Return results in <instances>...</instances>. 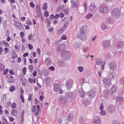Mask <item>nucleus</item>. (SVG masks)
I'll list each match as a JSON object with an SVG mask.
<instances>
[{
    "label": "nucleus",
    "mask_w": 124,
    "mask_h": 124,
    "mask_svg": "<svg viewBox=\"0 0 124 124\" xmlns=\"http://www.w3.org/2000/svg\"><path fill=\"white\" fill-rule=\"evenodd\" d=\"M0 68L1 70H4L5 69L4 66L2 64H0Z\"/></svg>",
    "instance_id": "obj_46"
},
{
    "label": "nucleus",
    "mask_w": 124,
    "mask_h": 124,
    "mask_svg": "<svg viewBox=\"0 0 124 124\" xmlns=\"http://www.w3.org/2000/svg\"><path fill=\"white\" fill-rule=\"evenodd\" d=\"M59 16V15L58 14H56L54 16V19H57Z\"/></svg>",
    "instance_id": "obj_61"
},
{
    "label": "nucleus",
    "mask_w": 124,
    "mask_h": 124,
    "mask_svg": "<svg viewBox=\"0 0 124 124\" xmlns=\"http://www.w3.org/2000/svg\"><path fill=\"white\" fill-rule=\"evenodd\" d=\"M73 115L72 113H70L67 116L68 119L70 121L73 118Z\"/></svg>",
    "instance_id": "obj_26"
},
{
    "label": "nucleus",
    "mask_w": 124,
    "mask_h": 124,
    "mask_svg": "<svg viewBox=\"0 0 124 124\" xmlns=\"http://www.w3.org/2000/svg\"><path fill=\"white\" fill-rule=\"evenodd\" d=\"M102 45L105 48H107L110 45V42L108 41L105 40L102 42Z\"/></svg>",
    "instance_id": "obj_8"
},
{
    "label": "nucleus",
    "mask_w": 124,
    "mask_h": 124,
    "mask_svg": "<svg viewBox=\"0 0 124 124\" xmlns=\"http://www.w3.org/2000/svg\"><path fill=\"white\" fill-rule=\"evenodd\" d=\"M12 57L13 59H15L18 57V55L15 52H14L12 53Z\"/></svg>",
    "instance_id": "obj_35"
},
{
    "label": "nucleus",
    "mask_w": 124,
    "mask_h": 124,
    "mask_svg": "<svg viewBox=\"0 0 124 124\" xmlns=\"http://www.w3.org/2000/svg\"><path fill=\"white\" fill-rule=\"evenodd\" d=\"M101 28L103 31H105L107 30V27L105 23H102L101 25Z\"/></svg>",
    "instance_id": "obj_13"
},
{
    "label": "nucleus",
    "mask_w": 124,
    "mask_h": 124,
    "mask_svg": "<svg viewBox=\"0 0 124 124\" xmlns=\"http://www.w3.org/2000/svg\"><path fill=\"white\" fill-rule=\"evenodd\" d=\"M61 39L63 40H66L67 39V37L65 35H64L61 37Z\"/></svg>",
    "instance_id": "obj_51"
},
{
    "label": "nucleus",
    "mask_w": 124,
    "mask_h": 124,
    "mask_svg": "<svg viewBox=\"0 0 124 124\" xmlns=\"http://www.w3.org/2000/svg\"><path fill=\"white\" fill-rule=\"evenodd\" d=\"M49 70L53 71L54 70V68L53 66H51L49 68Z\"/></svg>",
    "instance_id": "obj_56"
},
{
    "label": "nucleus",
    "mask_w": 124,
    "mask_h": 124,
    "mask_svg": "<svg viewBox=\"0 0 124 124\" xmlns=\"http://www.w3.org/2000/svg\"><path fill=\"white\" fill-rule=\"evenodd\" d=\"M109 65L111 68L112 69H114L116 66V63L115 62H112L109 63Z\"/></svg>",
    "instance_id": "obj_15"
},
{
    "label": "nucleus",
    "mask_w": 124,
    "mask_h": 124,
    "mask_svg": "<svg viewBox=\"0 0 124 124\" xmlns=\"http://www.w3.org/2000/svg\"><path fill=\"white\" fill-rule=\"evenodd\" d=\"M79 123L80 124H84L85 123V121L84 119L82 117H80L79 118Z\"/></svg>",
    "instance_id": "obj_37"
},
{
    "label": "nucleus",
    "mask_w": 124,
    "mask_h": 124,
    "mask_svg": "<svg viewBox=\"0 0 124 124\" xmlns=\"http://www.w3.org/2000/svg\"><path fill=\"white\" fill-rule=\"evenodd\" d=\"M78 37L80 39L83 40H86L87 39L86 36L84 34H81V35L78 36Z\"/></svg>",
    "instance_id": "obj_16"
},
{
    "label": "nucleus",
    "mask_w": 124,
    "mask_h": 124,
    "mask_svg": "<svg viewBox=\"0 0 124 124\" xmlns=\"http://www.w3.org/2000/svg\"><path fill=\"white\" fill-rule=\"evenodd\" d=\"M78 69L79 72H82L84 69V68L82 66H79L78 67Z\"/></svg>",
    "instance_id": "obj_38"
},
{
    "label": "nucleus",
    "mask_w": 124,
    "mask_h": 124,
    "mask_svg": "<svg viewBox=\"0 0 124 124\" xmlns=\"http://www.w3.org/2000/svg\"><path fill=\"white\" fill-rule=\"evenodd\" d=\"M94 95V91L93 90L90 91L88 92V96L90 98H93Z\"/></svg>",
    "instance_id": "obj_10"
},
{
    "label": "nucleus",
    "mask_w": 124,
    "mask_h": 124,
    "mask_svg": "<svg viewBox=\"0 0 124 124\" xmlns=\"http://www.w3.org/2000/svg\"><path fill=\"white\" fill-rule=\"evenodd\" d=\"M102 63V62L101 60L99 59H97L96 62V64L97 65H101Z\"/></svg>",
    "instance_id": "obj_23"
},
{
    "label": "nucleus",
    "mask_w": 124,
    "mask_h": 124,
    "mask_svg": "<svg viewBox=\"0 0 124 124\" xmlns=\"http://www.w3.org/2000/svg\"><path fill=\"white\" fill-rule=\"evenodd\" d=\"M86 27V26L84 25L81 27L80 28V31L81 34H84L85 33V29Z\"/></svg>",
    "instance_id": "obj_20"
},
{
    "label": "nucleus",
    "mask_w": 124,
    "mask_h": 124,
    "mask_svg": "<svg viewBox=\"0 0 124 124\" xmlns=\"http://www.w3.org/2000/svg\"><path fill=\"white\" fill-rule=\"evenodd\" d=\"M97 9L96 7L94 4L91 3L90 4L89 8V10L90 12H94Z\"/></svg>",
    "instance_id": "obj_5"
},
{
    "label": "nucleus",
    "mask_w": 124,
    "mask_h": 124,
    "mask_svg": "<svg viewBox=\"0 0 124 124\" xmlns=\"http://www.w3.org/2000/svg\"><path fill=\"white\" fill-rule=\"evenodd\" d=\"M104 84L105 85H108L110 84L111 80L108 77H103L102 78Z\"/></svg>",
    "instance_id": "obj_7"
},
{
    "label": "nucleus",
    "mask_w": 124,
    "mask_h": 124,
    "mask_svg": "<svg viewBox=\"0 0 124 124\" xmlns=\"http://www.w3.org/2000/svg\"><path fill=\"white\" fill-rule=\"evenodd\" d=\"M100 121L99 119H96L93 122L92 124H100Z\"/></svg>",
    "instance_id": "obj_28"
},
{
    "label": "nucleus",
    "mask_w": 124,
    "mask_h": 124,
    "mask_svg": "<svg viewBox=\"0 0 124 124\" xmlns=\"http://www.w3.org/2000/svg\"><path fill=\"white\" fill-rule=\"evenodd\" d=\"M71 3L73 4V7L74 8H75L78 6V0H73V3Z\"/></svg>",
    "instance_id": "obj_19"
},
{
    "label": "nucleus",
    "mask_w": 124,
    "mask_h": 124,
    "mask_svg": "<svg viewBox=\"0 0 124 124\" xmlns=\"http://www.w3.org/2000/svg\"><path fill=\"white\" fill-rule=\"evenodd\" d=\"M47 4L46 3H44L43 5V7L42 8V9L44 10H46L47 8Z\"/></svg>",
    "instance_id": "obj_32"
},
{
    "label": "nucleus",
    "mask_w": 124,
    "mask_h": 124,
    "mask_svg": "<svg viewBox=\"0 0 124 124\" xmlns=\"http://www.w3.org/2000/svg\"><path fill=\"white\" fill-rule=\"evenodd\" d=\"M101 94L105 98H107L108 96V93L107 91L104 90V92L101 91Z\"/></svg>",
    "instance_id": "obj_11"
},
{
    "label": "nucleus",
    "mask_w": 124,
    "mask_h": 124,
    "mask_svg": "<svg viewBox=\"0 0 124 124\" xmlns=\"http://www.w3.org/2000/svg\"><path fill=\"white\" fill-rule=\"evenodd\" d=\"M65 45L64 44L61 45L59 46V47H57L58 49V50H59L60 51L62 50V49H63L65 47Z\"/></svg>",
    "instance_id": "obj_24"
},
{
    "label": "nucleus",
    "mask_w": 124,
    "mask_h": 124,
    "mask_svg": "<svg viewBox=\"0 0 124 124\" xmlns=\"http://www.w3.org/2000/svg\"><path fill=\"white\" fill-rule=\"evenodd\" d=\"M36 107L35 105H33V106L32 111V112H33L36 111Z\"/></svg>",
    "instance_id": "obj_52"
},
{
    "label": "nucleus",
    "mask_w": 124,
    "mask_h": 124,
    "mask_svg": "<svg viewBox=\"0 0 124 124\" xmlns=\"http://www.w3.org/2000/svg\"><path fill=\"white\" fill-rule=\"evenodd\" d=\"M93 15L91 13H89L85 16V18L87 19L90 18L93 16Z\"/></svg>",
    "instance_id": "obj_34"
},
{
    "label": "nucleus",
    "mask_w": 124,
    "mask_h": 124,
    "mask_svg": "<svg viewBox=\"0 0 124 124\" xmlns=\"http://www.w3.org/2000/svg\"><path fill=\"white\" fill-rule=\"evenodd\" d=\"M30 6L32 8H34L35 7V5L32 2H31L30 3Z\"/></svg>",
    "instance_id": "obj_49"
},
{
    "label": "nucleus",
    "mask_w": 124,
    "mask_h": 124,
    "mask_svg": "<svg viewBox=\"0 0 124 124\" xmlns=\"http://www.w3.org/2000/svg\"><path fill=\"white\" fill-rule=\"evenodd\" d=\"M36 12L41 11L40 6L39 5L37 4L36 6Z\"/></svg>",
    "instance_id": "obj_30"
},
{
    "label": "nucleus",
    "mask_w": 124,
    "mask_h": 124,
    "mask_svg": "<svg viewBox=\"0 0 124 124\" xmlns=\"http://www.w3.org/2000/svg\"><path fill=\"white\" fill-rule=\"evenodd\" d=\"M116 89V87L115 86H114L112 88L110 92V93H111V94H112L114 92Z\"/></svg>",
    "instance_id": "obj_31"
},
{
    "label": "nucleus",
    "mask_w": 124,
    "mask_h": 124,
    "mask_svg": "<svg viewBox=\"0 0 124 124\" xmlns=\"http://www.w3.org/2000/svg\"><path fill=\"white\" fill-rule=\"evenodd\" d=\"M9 51V49L7 47H5L4 49V52L7 53H8Z\"/></svg>",
    "instance_id": "obj_53"
},
{
    "label": "nucleus",
    "mask_w": 124,
    "mask_h": 124,
    "mask_svg": "<svg viewBox=\"0 0 124 124\" xmlns=\"http://www.w3.org/2000/svg\"><path fill=\"white\" fill-rule=\"evenodd\" d=\"M37 110L36 111L35 113V115L38 116L39 114V112L40 111V109L39 106L37 105Z\"/></svg>",
    "instance_id": "obj_18"
},
{
    "label": "nucleus",
    "mask_w": 124,
    "mask_h": 124,
    "mask_svg": "<svg viewBox=\"0 0 124 124\" xmlns=\"http://www.w3.org/2000/svg\"><path fill=\"white\" fill-rule=\"evenodd\" d=\"M98 10L100 13L104 14L106 13L108 11V9L105 6H102L100 7Z\"/></svg>",
    "instance_id": "obj_3"
},
{
    "label": "nucleus",
    "mask_w": 124,
    "mask_h": 124,
    "mask_svg": "<svg viewBox=\"0 0 124 124\" xmlns=\"http://www.w3.org/2000/svg\"><path fill=\"white\" fill-rule=\"evenodd\" d=\"M54 31V29L52 28H50L48 29V31L50 32H52Z\"/></svg>",
    "instance_id": "obj_59"
},
{
    "label": "nucleus",
    "mask_w": 124,
    "mask_h": 124,
    "mask_svg": "<svg viewBox=\"0 0 124 124\" xmlns=\"http://www.w3.org/2000/svg\"><path fill=\"white\" fill-rule=\"evenodd\" d=\"M69 23V22L68 21H66L65 22L64 26L62 27L66 30V29L68 26Z\"/></svg>",
    "instance_id": "obj_29"
},
{
    "label": "nucleus",
    "mask_w": 124,
    "mask_h": 124,
    "mask_svg": "<svg viewBox=\"0 0 124 124\" xmlns=\"http://www.w3.org/2000/svg\"><path fill=\"white\" fill-rule=\"evenodd\" d=\"M49 15V13L46 11H45L44 14V16L45 17H48Z\"/></svg>",
    "instance_id": "obj_40"
},
{
    "label": "nucleus",
    "mask_w": 124,
    "mask_h": 124,
    "mask_svg": "<svg viewBox=\"0 0 124 124\" xmlns=\"http://www.w3.org/2000/svg\"><path fill=\"white\" fill-rule=\"evenodd\" d=\"M17 113V111L16 109H14L11 110V114L13 116H16Z\"/></svg>",
    "instance_id": "obj_21"
},
{
    "label": "nucleus",
    "mask_w": 124,
    "mask_h": 124,
    "mask_svg": "<svg viewBox=\"0 0 124 124\" xmlns=\"http://www.w3.org/2000/svg\"><path fill=\"white\" fill-rule=\"evenodd\" d=\"M97 35H95L92 38V40L93 41L97 38Z\"/></svg>",
    "instance_id": "obj_54"
},
{
    "label": "nucleus",
    "mask_w": 124,
    "mask_h": 124,
    "mask_svg": "<svg viewBox=\"0 0 124 124\" xmlns=\"http://www.w3.org/2000/svg\"><path fill=\"white\" fill-rule=\"evenodd\" d=\"M115 73L114 72H113L108 75V78L111 80V79H114L115 78Z\"/></svg>",
    "instance_id": "obj_14"
},
{
    "label": "nucleus",
    "mask_w": 124,
    "mask_h": 124,
    "mask_svg": "<svg viewBox=\"0 0 124 124\" xmlns=\"http://www.w3.org/2000/svg\"><path fill=\"white\" fill-rule=\"evenodd\" d=\"M7 77L8 78H13V76L11 75L8 74L7 75Z\"/></svg>",
    "instance_id": "obj_63"
},
{
    "label": "nucleus",
    "mask_w": 124,
    "mask_h": 124,
    "mask_svg": "<svg viewBox=\"0 0 124 124\" xmlns=\"http://www.w3.org/2000/svg\"><path fill=\"white\" fill-rule=\"evenodd\" d=\"M11 106L12 107V108H13L14 109V108H15L16 107V103L15 102L11 104Z\"/></svg>",
    "instance_id": "obj_44"
},
{
    "label": "nucleus",
    "mask_w": 124,
    "mask_h": 124,
    "mask_svg": "<svg viewBox=\"0 0 124 124\" xmlns=\"http://www.w3.org/2000/svg\"><path fill=\"white\" fill-rule=\"evenodd\" d=\"M28 47L30 49H31L33 48V46L32 45H31L30 44H28Z\"/></svg>",
    "instance_id": "obj_57"
},
{
    "label": "nucleus",
    "mask_w": 124,
    "mask_h": 124,
    "mask_svg": "<svg viewBox=\"0 0 124 124\" xmlns=\"http://www.w3.org/2000/svg\"><path fill=\"white\" fill-rule=\"evenodd\" d=\"M15 89V87L14 86H12L10 88V91L11 92H13Z\"/></svg>",
    "instance_id": "obj_47"
},
{
    "label": "nucleus",
    "mask_w": 124,
    "mask_h": 124,
    "mask_svg": "<svg viewBox=\"0 0 124 124\" xmlns=\"http://www.w3.org/2000/svg\"><path fill=\"white\" fill-rule=\"evenodd\" d=\"M14 25L16 26L17 28L19 30H22L23 28L20 23L17 22H15L14 23Z\"/></svg>",
    "instance_id": "obj_9"
},
{
    "label": "nucleus",
    "mask_w": 124,
    "mask_h": 124,
    "mask_svg": "<svg viewBox=\"0 0 124 124\" xmlns=\"http://www.w3.org/2000/svg\"><path fill=\"white\" fill-rule=\"evenodd\" d=\"M59 16L61 18H63L64 16V14L62 13H60L59 14Z\"/></svg>",
    "instance_id": "obj_50"
},
{
    "label": "nucleus",
    "mask_w": 124,
    "mask_h": 124,
    "mask_svg": "<svg viewBox=\"0 0 124 124\" xmlns=\"http://www.w3.org/2000/svg\"><path fill=\"white\" fill-rule=\"evenodd\" d=\"M106 114V113L105 111L104 110H101L100 112V114L101 115L104 116Z\"/></svg>",
    "instance_id": "obj_43"
},
{
    "label": "nucleus",
    "mask_w": 124,
    "mask_h": 124,
    "mask_svg": "<svg viewBox=\"0 0 124 124\" xmlns=\"http://www.w3.org/2000/svg\"><path fill=\"white\" fill-rule=\"evenodd\" d=\"M67 102L66 98L62 96H60L58 99V103L59 104H63Z\"/></svg>",
    "instance_id": "obj_4"
},
{
    "label": "nucleus",
    "mask_w": 124,
    "mask_h": 124,
    "mask_svg": "<svg viewBox=\"0 0 124 124\" xmlns=\"http://www.w3.org/2000/svg\"><path fill=\"white\" fill-rule=\"evenodd\" d=\"M72 83L69 81L67 82L66 84V86L68 90H70L72 87Z\"/></svg>",
    "instance_id": "obj_17"
},
{
    "label": "nucleus",
    "mask_w": 124,
    "mask_h": 124,
    "mask_svg": "<svg viewBox=\"0 0 124 124\" xmlns=\"http://www.w3.org/2000/svg\"><path fill=\"white\" fill-rule=\"evenodd\" d=\"M65 30V29L62 27L58 30L57 32V33L58 34H60L62 33Z\"/></svg>",
    "instance_id": "obj_25"
},
{
    "label": "nucleus",
    "mask_w": 124,
    "mask_h": 124,
    "mask_svg": "<svg viewBox=\"0 0 124 124\" xmlns=\"http://www.w3.org/2000/svg\"><path fill=\"white\" fill-rule=\"evenodd\" d=\"M78 92L79 93L80 95L81 96H84V92L82 88L80 89V90Z\"/></svg>",
    "instance_id": "obj_22"
},
{
    "label": "nucleus",
    "mask_w": 124,
    "mask_h": 124,
    "mask_svg": "<svg viewBox=\"0 0 124 124\" xmlns=\"http://www.w3.org/2000/svg\"><path fill=\"white\" fill-rule=\"evenodd\" d=\"M4 45L8 47L9 46V44L7 42L5 41L4 40H3L2 41Z\"/></svg>",
    "instance_id": "obj_39"
},
{
    "label": "nucleus",
    "mask_w": 124,
    "mask_h": 124,
    "mask_svg": "<svg viewBox=\"0 0 124 124\" xmlns=\"http://www.w3.org/2000/svg\"><path fill=\"white\" fill-rule=\"evenodd\" d=\"M20 98L21 99V101L23 103L24 102V95H20Z\"/></svg>",
    "instance_id": "obj_45"
},
{
    "label": "nucleus",
    "mask_w": 124,
    "mask_h": 124,
    "mask_svg": "<svg viewBox=\"0 0 124 124\" xmlns=\"http://www.w3.org/2000/svg\"><path fill=\"white\" fill-rule=\"evenodd\" d=\"M46 79L47 80H46L47 82L49 83L51 81V78H50L49 77H47L46 78Z\"/></svg>",
    "instance_id": "obj_62"
},
{
    "label": "nucleus",
    "mask_w": 124,
    "mask_h": 124,
    "mask_svg": "<svg viewBox=\"0 0 124 124\" xmlns=\"http://www.w3.org/2000/svg\"><path fill=\"white\" fill-rule=\"evenodd\" d=\"M112 124H119V123L116 121H114L112 122Z\"/></svg>",
    "instance_id": "obj_64"
},
{
    "label": "nucleus",
    "mask_w": 124,
    "mask_h": 124,
    "mask_svg": "<svg viewBox=\"0 0 124 124\" xmlns=\"http://www.w3.org/2000/svg\"><path fill=\"white\" fill-rule=\"evenodd\" d=\"M117 47L118 49H120V51H121L124 49V43L122 41H121L117 44Z\"/></svg>",
    "instance_id": "obj_6"
},
{
    "label": "nucleus",
    "mask_w": 124,
    "mask_h": 124,
    "mask_svg": "<svg viewBox=\"0 0 124 124\" xmlns=\"http://www.w3.org/2000/svg\"><path fill=\"white\" fill-rule=\"evenodd\" d=\"M36 13H37V16H36V18H37L38 17H39L41 15V11L38 12H36Z\"/></svg>",
    "instance_id": "obj_48"
},
{
    "label": "nucleus",
    "mask_w": 124,
    "mask_h": 124,
    "mask_svg": "<svg viewBox=\"0 0 124 124\" xmlns=\"http://www.w3.org/2000/svg\"><path fill=\"white\" fill-rule=\"evenodd\" d=\"M84 6V7L85 11L86 12L87 10V3L85 2L83 3Z\"/></svg>",
    "instance_id": "obj_33"
},
{
    "label": "nucleus",
    "mask_w": 124,
    "mask_h": 124,
    "mask_svg": "<svg viewBox=\"0 0 124 124\" xmlns=\"http://www.w3.org/2000/svg\"><path fill=\"white\" fill-rule=\"evenodd\" d=\"M15 81V80L13 79H8L7 80L8 82L10 83H13Z\"/></svg>",
    "instance_id": "obj_41"
},
{
    "label": "nucleus",
    "mask_w": 124,
    "mask_h": 124,
    "mask_svg": "<svg viewBox=\"0 0 124 124\" xmlns=\"http://www.w3.org/2000/svg\"><path fill=\"white\" fill-rule=\"evenodd\" d=\"M23 74L24 75H25L26 74V68L25 67H24L23 70Z\"/></svg>",
    "instance_id": "obj_58"
},
{
    "label": "nucleus",
    "mask_w": 124,
    "mask_h": 124,
    "mask_svg": "<svg viewBox=\"0 0 124 124\" xmlns=\"http://www.w3.org/2000/svg\"><path fill=\"white\" fill-rule=\"evenodd\" d=\"M112 15L115 17H117L120 14V11L118 8H114L112 10L111 12Z\"/></svg>",
    "instance_id": "obj_1"
},
{
    "label": "nucleus",
    "mask_w": 124,
    "mask_h": 124,
    "mask_svg": "<svg viewBox=\"0 0 124 124\" xmlns=\"http://www.w3.org/2000/svg\"><path fill=\"white\" fill-rule=\"evenodd\" d=\"M106 21L107 23L109 24H112L113 22V19L110 17L107 18L106 19Z\"/></svg>",
    "instance_id": "obj_12"
},
{
    "label": "nucleus",
    "mask_w": 124,
    "mask_h": 124,
    "mask_svg": "<svg viewBox=\"0 0 124 124\" xmlns=\"http://www.w3.org/2000/svg\"><path fill=\"white\" fill-rule=\"evenodd\" d=\"M54 89L55 92H59V93L60 94H62L63 92V90L61 89L60 85L58 84H56L54 85Z\"/></svg>",
    "instance_id": "obj_2"
},
{
    "label": "nucleus",
    "mask_w": 124,
    "mask_h": 124,
    "mask_svg": "<svg viewBox=\"0 0 124 124\" xmlns=\"http://www.w3.org/2000/svg\"><path fill=\"white\" fill-rule=\"evenodd\" d=\"M8 71V69H6L3 72V74L4 75H6Z\"/></svg>",
    "instance_id": "obj_55"
},
{
    "label": "nucleus",
    "mask_w": 124,
    "mask_h": 124,
    "mask_svg": "<svg viewBox=\"0 0 124 124\" xmlns=\"http://www.w3.org/2000/svg\"><path fill=\"white\" fill-rule=\"evenodd\" d=\"M26 23L29 25H31L32 24V23L31 21L29 19H28L26 21Z\"/></svg>",
    "instance_id": "obj_42"
},
{
    "label": "nucleus",
    "mask_w": 124,
    "mask_h": 124,
    "mask_svg": "<svg viewBox=\"0 0 124 124\" xmlns=\"http://www.w3.org/2000/svg\"><path fill=\"white\" fill-rule=\"evenodd\" d=\"M89 47L87 46L84 47L83 48V52H86L89 50Z\"/></svg>",
    "instance_id": "obj_36"
},
{
    "label": "nucleus",
    "mask_w": 124,
    "mask_h": 124,
    "mask_svg": "<svg viewBox=\"0 0 124 124\" xmlns=\"http://www.w3.org/2000/svg\"><path fill=\"white\" fill-rule=\"evenodd\" d=\"M69 8H67L66 9H64L63 10V11L65 15H67L69 13Z\"/></svg>",
    "instance_id": "obj_27"
},
{
    "label": "nucleus",
    "mask_w": 124,
    "mask_h": 124,
    "mask_svg": "<svg viewBox=\"0 0 124 124\" xmlns=\"http://www.w3.org/2000/svg\"><path fill=\"white\" fill-rule=\"evenodd\" d=\"M32 38L33 37L31 35H29V36H28V38L29 40H31L32 39Z\"/></svg>",
    "instance_id": "obj_60"
}]
</instances>
